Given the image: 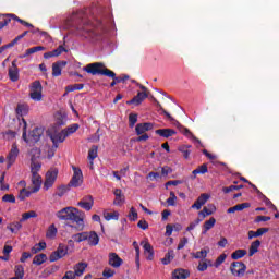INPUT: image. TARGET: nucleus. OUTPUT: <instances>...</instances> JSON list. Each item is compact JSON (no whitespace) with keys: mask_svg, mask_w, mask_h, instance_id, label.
Here are the masks:
<instances>
[{"mask_svg":"<svg viewBox=\"0 0 279 279\" xmlns=\"http://www.w3.org/2000/svg\"><path fill=\"white\" fill-rule=\"evenodd\" d=\"M61 221H72L76 225V230H84V211L75 207H65L57 213Z\"/></svg>","mask_w":279,"mask_h":279,"instance_id":"obj_1","label":"nucleus"},{"mask_svg":"<svg viewBox=\"0 0 279 279\" xmlns=\"http://www.w3.org/2000/svg\"><path fill=\"white\" fill-rule=\"evenodd\" d=\"M83 71L90 73V75H106V77H114V72L106 68L101 62L89 63L83 68Z\"/></svg>","mask_w":279,"mask_h":279,"instance_id":"obj_2","label":"nucleus"},{"mask_svg":"<svg viewBox=\"0 0 279 279\" xmlns=\"http://www.w3.org/2000/svg\"><path fill=\"white\" fill-rule=\"evenodd\" d=\"M72 239L76 243H82V241H88L89 245H99V235L95 231L77 233L74 234Z\"/></svg>","mask_w":279,"mask_h":279,"instance_id":"obj_3","label":"nucleus"},{"mask_svg":"<svg viewBox=\"0 0 279 279\" xmlns=\"http://www.w3.org/2000/svg\"><path fill=\"white\" fill-rule=\"evenodd\" d=\"M138 88H141L142 92H138L137 95L135 97H133L131 100L126 101V104L130 105H134V106H141L145 99H147L149 97V89H147V87H145L143 84L137 83Z\"/></svg>","mask_w":279,"mask_h":279,"instance_id":"obj_4","label":"nucleus"},{"mask_svg":"<svg viewBox=\"0 0 279 279\" xmlns=\"http://www.w3.org/2000/svg\"><path fill=\"white\" fill-rule=\"evenodd\" d=\"M43 134H44L43 128H35L29 132L28 137H27V131H24L22 138L23 141H25V143H27L28 145H32L34 143H38Z\"/></svg>","mask_w":279,"mask_h":279,"instance_id":"obj_5","label":"nucleus"},{"mask_svg":"<svg viewBox=\"0 0 279 279\" xmlns=\"http://www.w3.org/2000/svg\"><path fill=\"white\" fill-rule=\"evenodd\" d=\"M29 97L33 101H43V84L35 81L29 86Z\"/></svg>","mask_w":279,"mask_h":279,"instance_id":"obj_6","label":"nucleus"},{"mask_svg":"<svg viewBox=\"0 0 279 279\" xmlns=\"http://www.w3.org/2000/svg\"><path fill=\"white\" fill-rule=\"evenodd\" d=\"M48 136L54 147V149H58L60 143H63L66 141V134L63 130L61 131H49Z\"/></svg>","mask_w":279,"mask_h":279,"instance_id":"obj_7","label":"nucleus"},{"mask_svg":"<svg viewBox=\"0 0 279 279\" xmlns=\"http://www.w3.org/2000/svg\"><path fill=\"white\" fill-rule=\"evenodd\" d=\"M245 269H247V267L243 262H233L230 266L232 276H235L236 278H243V276H245Z\"/></svg>","mask_w":279,"mask_h":279,"instance_id":"obj_8","label":"nucleus"},{"mask_svg":"<svg viewBox=\"0 0 279 279\" xmlns=\"http://www.w3.org/2000/svg\"><path fill=\"white\" fill-rule=\"evenodd\" d=\"M56 180H58V169L49 170L46 173V180L44 182V189L49 191L53 184H56Z\"/></svg>","mask_w":279,"mask_h":279,"instance_id":"obj_9","label":"nucleus"},{"mask_svg":"<svg viewBox=\"0 0 279 279\" xmlns=\"http://www.w3.org/2000/svg\"><path fill=\"white\" fill-rule=\"evenodd\" d=\"M84 182V175L82 174V170L80 168L73 167V177L70 181L71 186L77 187L82 186Z\"/></svg>","mask_w":279,"mask_h":279,"instance_id":"obj_10","label":"nucleus"},{"mask_svg":"<svg viewBox=\"0 0 279 279\" xmlns=\"http://www.w3.org/2000/svg\"><path fill=\"white\" fill-rule=\"evenodd\" d=\"M65 254H68L66 246L59 245L58 250L50 255L49 257L50 263H56V260H60V258H64Z\"/></svg>","mask_w":279,"mask_h":279,"instance_id":"obj_11","label":"nucleus"},{"mask_svg":"<svg viewBox=\"0 0 279 279\" xmlns=\"http://www.w3.org/2000/svg\"><path fill=\"white\" fill-rule=\"evenodd\" d=\"M32 193H38V191H40V185L43 184V179L40 178V174H38V172H32Z\"/></svg>","mask_w":279,"mask_h":279,"instance_id":"obj_12","label":"nucleus"},{"mask_svg":"<svg viewBox=\"0 0 279 279\" xmlns=\"http://www.w3.org/2000/svg\"><path fill=\"white\" fill-rule=\"evenodd\" d=\"M109 265L114 269H119L123 265V259L117 253H109Z\"/></svg>","mask_w":279,"mask_h":279,"instance_id":"obj_13","label":"nucleus"},{"mask_svg":"<svg viewBox=\"0 0 279 279\" xmlns=\"http://www.w3.org/2000/svg\"><path fill=\"white\" fill-rule=\"evenodd\" d=\"M149 130H154V124L151 122L138 123L135 126V132L137 136H141V134H145V132H149Z\"/></svg>","mask_w":279,"mask_h":279,"instance_id":"obj_14","label":"nucleus"},{"mask_svg":"<svg viewBox=\"0 0 279 279\" xmlns=\"http://www.w3.org/2000/svg\"><path fill=\"white\" fill-rule=\"evenodd\" d=\"M210 199V195L203 193L199 195V197L196 199V202L192 205V208H195L196 210H201L202 206L206 204Z\"/></svg>","mask_w":279,"mask_h":279,"instance_id":"obj_15","label":"nucleus"},{"mask_svg":"<svg viewBox=\"0 0 279 279\" xmlns=\"http://www.w3.org/2000/svg\"><path fill=\"white\" fill-rule=\"evenodd\" d=\"M66 66V61H58L52 64V75L53 77H60L62 75V69Z\"/></svg>","mask_w":279,"mask_h":279,"instance_id":"obj_16","label":"nucleus"},{"mask_svg":"<svg viewBox=\"0 0 279 279\" xmlns=\"http://www.w3.org/2000/svg\"><path fill=\"white\" fill-rule=\"evenodd\" d=\"M141 245L144 250V254L147 255V259L151 260L154 258V247L151 246V244H149L147 240H144L141 242Z\"/></svg>","mask_w":279,"mask_h":279,"instance_id":"obj_17","label":"nucleus"},{"mask_svg":"<svg viewBox=\"0 0 279 279\" xmlns=\"http://www.w3.org/2000/svg\"><path fill=\"white\" fill-rule=\"evenodd\" d=\"M19 157V146H16V144H13L11 147V150L8 155V160H9V167L11 165H14V162L16 161V158Z\"/></svg>","mask_w":279,"mask_h":279,"instance_id":"obj_18","label":"nucleus"},{"mask_svg":"<svg viewBox=\"0 0 279 279\" xmlns=\"http://www.w3.org/2000/svg\"><path fill=\"white\" fill-rule=\"evenodd\" d=\"M93 204H95L93 196H87L83 201L78 202L77 206L84 208V210H92Z\"/></svg>","mask_w":279,"mask_h":279,"instance_id":"obj_19","label":"nucleus"},{"mask_svg":"<svg viewBox=\"0 0 279 279\" xmlns=\"http://www.w3.org/2000/svg\"><path fill=\"white\" fill-rule=\"evenodd\" d=\"M9 77L11 82H19V68L16 66V60L12 61V66L9 69Z\"/></svg>","mask_w":279,"mask_h":279,"instance_id":"obj_20","label":"nucleus"},{"mask_svg":"<svg viewBox=\"0 0 279 279\" xmlns=\"http://www.w3.org/2000/svg\"><path fill=\"white\" fill-rule=\"evenodd\" d=\"M155 134L163 138H170V136H175L177 132L173 129H158L155 131Z\"/></svg>","mask_w":279,"mask_h":279,"instance_id":"obj_21","label":"nucleus"},{"mask_svg":"<svg viewBox=\"0 0 279 279\" xmlns=\"http://www.w3.org/2000/svg\"><path fill=\"white\" fill-rule=\"evenodd\" d=\"M64 51H66V49H64L62 46H59L57 49L44 53V58L45 60H49V58H58V56H61L64 53Z\"/></svg>","mask_w":279,"mask_h":279,"instance_id":"obj_22","label":"nucleus"},{"mask_svg":"<svg viewBox=\"0 0 279 279\" xmlns=\"http://www.w3.org/2000/svg\"><path fill=\"white\" fill-rule=\"evenodd\" d=\"M113 195H116V198L113 201L114 206H121V204L125 202V196L123 195L121 189H116Z\"/></svg>","mask_w":279,"mask_h":279,"instance_id":"obj_23","label":"nucleus"},{"mask_svg":"<svg viewBox=\"0 0 279 279\" xmlns=\"http://www.w3.org/2000/svg\"><path fill=\"white\" fill-rule=\"evenodd\" d=\"M119 211H108L104 210L102 217L106 221H119Z\"/></svg>","mask_w":279,"mask_h":279,"instance_id":"obj_24","label":"nucleus"},{"mask_svg":"<svg viewBox=\"0 0 279 279\" xmlns=\"http://www.w3.org/2000/svg\"><path fill=\"white\" fill-rule=\"evenodd\" d=\"M191 276V272L189 270H184L182 268L177 269L172 272V279H186Z\"/></svg>","mask_w":279,"mask_h":279,"instance_id":"obj_25","label":"nucleus"},{"mask_svg":"<svg viewBox=\"0 0 279 279\" xmlns=\"http://www.w3.org/2000/svg\"><path fill=\"white\" fill-rule=\"evenodd\" d=\"M267 232H269V228H259L257 231H248V239L263 236V234H267Z\"/></svg>","mask_w":279,"mask_h":279,"instance_id":"obj_26","label":"nucleus"},{"mask_svg":"<svg viewBox=\"0 0 279 279\" xmlns=\"http://www.w3.org/2000/svg\"><path fill=\"white\" fill-rule=\"evenodd\" d=\"M86 267H88V264L81 262L74 266V275L76 276H84V271H86Z\"/></svg>","mask_w":279,"mask_h":279,"instance_id":"obj_27","label":"nucleus"},{"mask_svg":"<svg viewBox=\"0 0 279 279\" xmlns=\"http://www.w3.org/2000/svg\"><path fill=\"white\" fill-rule=\"evenodd\" d=\"M215 210H217V207H215L213 204H209L207 207H204L203 210L198 213V215H201L204 219L205 217H208V215H213Z\"/></svg>","mask_w":279,"mask_h":279,"instance_id":"obj_28","label":"nucleus"},{"mask_svg":"<svg viewBox=\"0 0 279 279\" xmlns=\"http://www.w3.org/2000/svg\"><path fill=\"white\" fill-rule=\"evenodd\" d=\"M215 223H217V220L213 217L209 218V220L205 221L202 234H206L208 230H213V228H215Z\"/></svg>","mask_w":279,"mask_h":279,"instance_id":"obj_29","label":"nucleus"},{"mask_svg":"<svg viewBox=\"0 0 279 279\" xmlns=\"http://www.w3.org/2000/svg\"><path fill=\"white\" fill-rule=\"evenodd\" d=\"M77 130H80V124L74 123V124H71L70 126L63 129V132L65 133V137L68 138V136H71V134H75V132H77Z\"/></svg>","mask_w":279,"mask_h":279,"instance_id":"obj_30","label":"nucleus"},{"mask_svg":"<svg viewBox=\"0 0 279 279\" xmlns=\"http://www.w3.org/2000/svg\"><path fill=\"white\" fill-rule=\"evenodd\" d=\"M98 147L97 146H92V148L88 151V160L90 162V169H93V160H95V158H97L98 156Z\"/></svg>","mask_w":279,"mask_h":279,"instance_id":"obj_31","label":"nucleus"},{"mask_svg":"<svg viewBox=\"0 0 279 279\" xmlns=\"http://www.w3.org/2000/svg\"><path fill=\"white\" fill-rule=\"evenodd\" d=\"M133 247L135 248V252H136V256H135L136 267L137 269H140L141 268V247H138L137 242H133Z\"/></svg>","mask_w":279,"mask_h":279,"instance_id":"obj_32","label":"nucleus"},{"mask_svg":"<svg viewBox=\"0 0 279 279\" xmlns=\"http://www.w3.org/2000/svg\"><path fill=\"white\" fill-rule=\"evenodd\" d=\"M56 234H58V228H56V225H50L46 232L47 239H56Z\"/></svg>","mask_w":279,"mask_h":279,"instance_id":"obj_33","label":"nucleus"},{"mask_svg":"<svg viewBox=\"0 0 279 279\" xmlns=\"http://www.w3.org/2000/svg\"><path fill=\"white\" fill-rule=\"evenodd\" d=\"M12 16H16V14L8 13V14L0 15V19H2L1 23H2L3 27L10 25L11 21H14V19H12Z\"/></svg>","mask_w":279,"mask_h":279,"instance_id":"obj_34","label":"nucleus"},{"mask_svg":"<svg viewBox=\"0 0 279 279\" xmlns=\"http://www.w3.org/2000/svg\"><path fill=\"white\" fill-rule=\"evenodd\" d=\"M174 125L182 132V134H184V136L193 138V133L189 129L182 126L180 122H175Z\"/></svg>","mask_w":279,"mask_h":279,"instance_id":"obj_35","label":"nucleus"},{"mask_svg":"<svg viewBox=\"0 0 279 279\" xmlns=\"http://www.w3.org/2000/svg\"><path fill=\"white\" fill-rule=\"evenodd\" d=\"M258 247H260V242L256 240L250 246L248 256H254L258 252Z\"/></svg>","mask_w":279,"mask_h":279,"instance_id":"obj_36","label":"nucleus"},{"mask_svg":"<svg viewBox=\"0 0 279 279\" xmlns=\"http://www.w3.org/2000/svg\"><path fill=\"white\" fill-rule=\"evenodd\" d=\"M8 230H10V232H12L13 234H16L19 232V230H21V228H23V225L21 222H13L11 225H9Z\"/></svg>","mask_w":279,"mask_h":279,"instance_id":"obj_37","label":"nucleus"},{"mask_svg":"<svg viewBox=\"0 0 279 279\" xmlns=\"http://www.w3.org/2000/svg\"><path fill=\"white\" fill-rule=\"evenodd\" d=\"M47 260V255L46 254H39L36 255L33 259V265H43Z\"/></svg>","mask_w":279,"mask_h":279,"instance_id":"obj_38","label":"nucleus"},{"mask_svg":"<svg viewBox=\"0 0 279 279\" xmlns=\"http://www.w3.org/2000/svg\"><path fill=\"white\" fill-rule=\"evenodd\" d=\"M246 254H247V251L245 250H236L231 254V258L233 260H239V258H243V256H245Z\"/></svg>","mask_w":279,"mask_h":279,"instance_id":"obj_39","label":"nucleus"},{"mask_svg":"<svg viewBox=\"0 0 279 279\" xmlns=\"http://www.w3.org/2000/svg\"><path fill=\"white\" fill-rule=\"evenodd\" d=\"M38 217V214H36V211L31 210V211H26L24 214H22V218L20 221H27V219H34Z\"/></svg>","mask_w":279,"mask_h":279,"instance_id":"obj_40","label":"nucleus"},{"mask_svg":"<svg viewBox=\"0 0 279 279\" xmlns=\"http://www.w3.org/2000/svg\"><path fill=\"white\" fill-rule=\"evenodd\" d=\"M175 254L173 253V251H169L166 256L161 259L162 265H169V263L172 262V259L174 258Z\"/></svg>","mask_w":279,"mask_h":279,"instance_id":"obj_41","label":"nucleus"},{"mask_svg":"<svg viewBox=\"0 0 279 279\" xmlns=\"http://www.w3.org/2000/svg\"><path fill=\"white\" fill-rule=\"evenodd\" d=\"M15 277L23 279L25 277V268L21 265L15 266L14 269Z\"/></svg>","mask_w":279,"mask_h":279,"instance_id":"obj_42","label":"nucleus"},{"mask_svg":"<svg viewBox=\"0 0 279 279\" xmlns=\"http://www.w3.org/2000/svg\"><path fill=\"white\" fill-rule=\"evenodd\" d=\"M41 165L39 163L38 159L31 160V171L32 173H38L40 171Z\"/></svg>","mask_w":279,"mask_h":279,"instance_id":"obj_43","label":"nucleus"},{"mask_svg":"<svg viewBox=\"0 0 279 279\" xmlns=\"http://www.w3.org/2000/svg\"><path fill=\"white\" fill-rule=\"evenodd\" d=\"M46 49L47 48H45L44 46L33 47L26 50V56H32L34 53H38V51H45Z\"/></svg>","mask_w":279,"mask_h":279,"instance_id":"obj_44","label":"nucleus"},{"mask_svg":"<svg viewBox=\"0 0 279 279\" xmlns=\"http://www.w3.org/2000/svg\"><path fill=\"white\" fill-rule=\"evenodd\" d=\"M193 175H197L199 173L204 174V173H208V166L206 163H203L201 167H198L197 169L193 170Z\"/></svg>","mask_w":279,"mask_h":279,"instance_id":"obj_45","label":"nucleus"},{"mask_svg":"<svg viewBox=\"0 0 279 279\" xmlns=\"http://www.w3.org/2000/svg\"><path fill=\"white\" fill-rule=\"evenodd\" d=\"M192 256H193V258H196V259L206 258V256H208V250L204 248L196 253H192Z\"/></svg>","mask_w":279,"mask_h":279,"instance_id":"obj_46","label":"nucleus"},{"mask_svg":"<svg viewBox=\"0 0 279 279\" xmlns=\"http://www.w3.org/2000/svg\"><path fill=\"white\" fill-rule=\"evenodd\" d=\"M16 137V132L14 131H7L2 133V138H4V141H12V138Z\"/></svg>","mask_w":279,"mask_h":279,"instance_id":"obj_47","label":"nucleus"},{"mask_svg":"<svg viewBox=\"0 0 279 279\" xmlns=\"http://www.w3.org/2000/svg\"><path fill=\"white\" fill-rule=\"evenodd\" d=\"M29 156H31V160H38V158H40V150L39 148H33L31 151H29Z\"/></svg>","mask_w":279,"mask_h":279,"instance_id":"obj_48","label":"nucleus"},{"mask_svg":"<svg viewBox=\"0 0 279 279\" xmlns=\"http://www.w3.org/2000/svg\"><path fill=\"white\" fill-rule=\"evenodd\" d=\"M129 219L130 221H136L138 219V213L134 207H131L130 213H129Z\"/></svg>","mask_w":279,"mask_h":279,"instance_id":"obj_49","label":"nucleus"},{"mask_svg":"<svg viewBox=\"0 0 279 279\" xmlns=\"http://www.w3.org/2000/svg\"><path fill=\"white\" fill-rule=\"evenodd\" d=\"M243 189V185H230L229 187H223L222 192L223 193H232V191H239Z\"/></svg>","mask_w":279,"mask_h":279,"instance_id":"obj_50","label":"nucleus"},{"mask_svg":"<svg viewBox=\"0 0 279 279\" xmlns=\"http://www.w3.org/2000/svg\"><path fill=\"white\" fill-rule=\"evenodd\" d=\"M178 201V196H175L174 192H170V197L166 201L168 206H173Z\"/></svg>","mask_w":279,"mask_h":279,"instance_id":"obj_51","label":"nucleus"},{"mask_svg":"<svg viewBox=\"0 0 279 279\" xmlns=\"http://www.w3.org/2000/svg\"><path fill=\"white\" fill-rule=\"evenodd\" d=\"M136 121H138V116L135 113H131L129 116L130 128H134V125H136Z\"/></svg>","mask_w":279,"mask_h":279,"instance_id":"obj_52","label":"nucleus"},{"mask_svg":"<svg viewBox=\"0 0 279 279\" xmlns=\"http://www.w3.org/2000/svg\"><path fill=\"white\" fill-rule=\"evenodd\" d=\"M56 122L57 125H64V123H66V117L62 116L61 113H58L56 116Z\"/></svg>","mask_w":279,"mask_h":279,"instance_id":"obj_53","label":"nucleus"},{"mask_svg":"<svg viewBox=\"0 0 279 279\" xmlns=\"http://www.w3.org/2000/svg\"><path fill=\"white\" fill-rule=\"evenodd\" d=\"M56 147L52 146H46V150H47V158H53V156H56Z\"/></svg>","mask_w":279,"mask_h":279,"instance_id":"obj_54","label":"nucleus"},{"mask_svg":"<svg viewBox=\"0 0 279 279\" xmlns=\"http://www.w3.org/2000/svg\"><path fill=\"white\" fill-rule=\"evenodd\" d=\"M11 16H12L13 21H16L17 23H21V25H25V27H34V25H32L28 22H25L24 20L20 19L16 15H11Z\"/></svg>","mask_w":279,"mask_h":279,"instance_id":"obj_55","label":"nucleus"},{"mask_svg":"<svg viewBox=\"0 0 279 279\" xmlns=\"http://www.w3.org/2000/svg\"><path fill=\"white\" fill-rule=\"evenodd\" d=\"M226 258H227V256H226V254H221L217 259H216V262H215V264H214V267H219L220 265H222L225 262H226Z\"/></svg>","mask_w":279,"mask_h":279,"instance_id":"obj_56","label":"nucleus"},{"mask_svg":"<svg viewBox=\"0 0 279 279\" xmlns=\"http://www.w3.org/2000/svg\"><path fill=\"white\" fill-rule=\"evenodd\" d=\"M78 29H83V32H85L84 36L85 38H95V32L88 29V28H82V27H78Z\"/></svg>","mask_w":279,"mask_h":279,"instance_id":"obj_57","label":"nucleus"},{"mask_svg":"<svg viewBox=\"0 0 279 279\" xmlns=\"http://www.w3.org/2000/svg\"><path fill=\"white\" fill-rule=\"evenodd\" d=\"M32 193H35V192H32V190L27 191L25 189H22L20 191V199H25V197H29V195H32Z\"/></svg>","mask_w":279,"mask_h":279,"instance_id":"obj_58","label":"nucleus"},{"mask_svg":"<svg viewBox=\"0 0 279 279\" xmlns=\"http://www.w3.org/2000/svg\"><path fill=\"white\" fill-rule=\"evenodd\" d=\"M2 201H3V202H9L10 204H14V202H16V198H15L14 195H12V194H5V195L2 197Z\"/></svg>","mask_w":279,"mask_h":279,"instance_id":"obj_59","label":"nucleus"},{"mask_svg":"<svg viewBox=\"0 0 279 279\" xmlns=\"http://www.w3.org/2000/svg\"><path fill=\"white\" fill-rule=\"evenodd\" d=\"M102 276L105 278H112V276H114V270H112L111 268H106L104 271H102Z\"/></svg>","mask_w":279,"mask_h":279,"instance_id":"obj_60","label":"nucleus"},{"mask_svg":"<svg viewBox=\"0 0 279 279\" xmlns=\"http://www.w3.org/2000/svg\"><path fill=\"white\" fill-rule=\"evenodd\" d=\"M250 203H242V204H238L235 205V210L236 211H241V210H245V208H250Z\"/></svg>","mask_w":279,"mask_h":279,"instance_id":"obj_61","label":"nucleus"},{"mask_svg":"<svg viewBox=\"0 0 279 279\" xmlns=\"http://www.w3.org/2000/svg\"><path fill=\"white\" fill-rule=\"evenodd\" d=\"M187 243H189V239L186 238L181 239L177 250H184Z\"/></svg>","mask_w":279,"mask_h":279,"instance_id":"obj_62","label":"nucleus"},{"mask_svg":"<svg viewBox=\"0 0 279 279\" xmlns=\"http://www.w3.org/2000/svg\"><path fill=\"white\" fill-rule=\"evenodd\" d=\"M75 276L77 275L74 271L68 270L62 279H75Z\"/></svg>","mask_w":279,"mask_h":279,"instance_id":"obj_63","label":"nucleus"},{"mask_svg":"<svg viewBox=\"0 0 279 279\" xmlns=\"http://www.w3.org/2000/svg\"><path fill=\"white\" fill-rule=\"evenodd\" d=\"M197 269L198 271H206V269H208V264L206 262H199Z\"/></svg>","mask_w":279,"mask_h":279,"instance_id":"obj_64","label":"nucleus"}]
</instances>
